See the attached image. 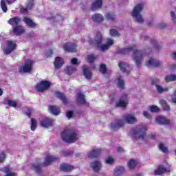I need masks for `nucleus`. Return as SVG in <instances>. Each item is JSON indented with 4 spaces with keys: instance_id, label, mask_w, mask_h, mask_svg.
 <instances>
[{
    "instance_id": "c9c22d12",
    "label": "nucleus",
    "mask_w": 176,
    "mask_h": 176,
    "mask_svg": "<svg viewBox=\"0 0 176 176\" xmlns=\"http://www.w3.org/2000/svg\"><path fill=\"white\" fill-rule=\"evenodd\" d=\"M165 82L168 83L169 82H175L176 80V75L175 74H170L165 76L164 78Z\"/></svg>"
},
{
    "instance_id": "2eb2a0df",
    "label": "nucleus",
    "mask_w": 176,
    "mask_h": 176,
    "mask_svg": "<svg viewBox=\"0 0 176 176\" xmlns=\"http://www.w3.org/2000/svg\"><path fill=\"white\" fill-rule=\"evenodd\" d=\"M40 124L41 127H44L45 129L52 127V126H53V119L45 118L40 122Z\"/></svg>"
},
{
    "instance_id": "dca6fc26",
    "label": "nucleus",
    "mask_w": 176,
    "mask_h": 176,
    "mask_svg": "<svg viewBox=\"0 0 176 176\" xmlns=\"http://www.w3.org/2000/svg\"><path fill=\"white\" fill-rule=\"evenodd\" d=\"M164 173H170V169L166 168V167L162 164L159 165L154 171L155 175H162Z\"/></svg>"
},
{
    "instance_id": "39448f33",
    "label": "nucleus",
    "mask_w": 176,
    "mask_h": 176,
    "mask_svg": "<svg viewBox=\"0 0 176 176\" xmlns=\"http://www.w3.org/2000/svg\"><path fill=\"white\" fill-rule=\"evenodd\" d=\"M101 43H102V34L101 32H98L94 40V45H95L98 49H100L102 52H105V50L109 49V47L107 44L101 45Z\"/></svg>"
},
{
    "instance_id": "774afa93",
    "label": "nucleus",
    "mask_w": 176,
    "mask_h": 176,
    "mask_svg": "<svg viewBox=\"0 0 176 176\" xmlns=\"http://www.w3.org/2000/svg\"><path fill=\"white\" fill-rule=\"evenodd\" d=\"M166 27H167V24L166 23H160L159 24V28L163 29V28H166Z\"/></svg>"
},
{
    "instance_id": "f704fd0d",
    "label": "nucleus",
    "mask_w": 176,
    "mask_h": 176,
    "mask_svg": "<svg viewBox=\"0 0 176 176\" xmlns=\"http://www.w3.org/2000/svg\"><path fill=\"white\" fill-rule=\"evenodd\" d=\"M76 68L72 67V66H67L65 69V72L67 74V75H72L74 72H76Z\"/></svg>"
},
{
    "instance_id": "f8f14e48",
    "label": "nucleus",
    "mask_w": 176,
    "mask_h": 176,
    "mask_svg": "<svg viewBox=\"0 0 176 176\" xmlns=\"http://www.w3.org/2000/svg\"><path fill=\"white\" fill-rule=\"evenodd\" d=\"M121 98L124 100H120L119 102L116 104V108H126L127 107V104H129L127 101V94H122Z\"/></svg>"
},
{
    "instance_id": "ea45409f",
    "label": "nucleus",
    "mask_w": 176,
    "mask_h": 176,
    "mask_svg": "<svg viewBox=\"0 0 176 176\" xmlns=\"http://www.w3.org/2000/svg\"><path fill=\"white\" fill-rule=\"evenodd\" d=\"M97 60V57L94 54H90L87 56V60L89 64H93Z\"/></svg>"
},
{
    "instance_id": "58836bf2",
    "label": "nucleus",
    "mask_w": 176,
    "mask_h": 176,
    "mask_svg": "<svg viewBox=\"0 0 176 176\" xmlns=\"http://www.w3.org/2000/svg\"><path fill=\"white\" fill-rule=\"evenodd\" d=\"M37 122L35 118H31V125L30 130L32 131H35L36 130Z\"/></svg>"
},
{
    "instance_id": "b1692460",
    "label": "nucleus",
    "mask_w": 176,
    "mask_h": 176,
    "mask_svg": "<svg viewBox=\"0 0 176 176\" xmlns=\"http://www.w3.org/2000/svg\"><path fill=\"white\" fill-rule=\"evenodd\" d=\"M146 65L147 67L151 65V67H154V68H157L160 67L161 64L160 62L156 59H150L148 62H146Z\"/></svg>"
},
{
    "instance_id": "09e8293b",
    "label": "nucleus",
    "mask_w": 176,
    "mask_h": 176,
    "mask_svg": "<svg viewBox=\"0 0 176 176\" xmlns=\"http://www.w3.org/2000/svg\"><path fill=\"white\" fill-rule=\"evenodd\" d=\"M151 45H153L154 47H155L157 50H160L161 47L157 45V41H156V40L151 38Z\"/></svg>"
},
{
    "instance_id": "680f3d73",
    "label": "nucleus",
    "mask_w": 176,
    "mask_h": 176,
    "mask_svg": "<svg viewBox=\"0 0 176 176\" xmlns=\"http://www.w3.org/2000/svg\"><path fill=\"white\" fill-rule=\"evenodd\" d=\"M170 17H172L173 23H176L175 13L174 12H170Z\"/></svg>"
},
{
    "instance_id": "7c9ffc66",
    "label": "nucleus",
    "mask_w": 176,
    "mask_h": 176,
    "mask_svg": "<svg viewBox=\"0 0 176 176\" xmlns=\"http://www.w3.org/2000/svg\"><path fill=\"white\" fill-rule=\"evenodd\" d=\"M91 167L95 173H98L101 170V162L96 160L91 163Z\"/></svg>"
},
{
    "instance_id": "4be33fe9",
    "label": "nucleus",
    "mask_w": 176,
    "mask_h": 176,
    "mask_svg": "<svg viewBox=\"0 0 176 176\" xmlns=\"http://www.w3.org/2000/svg\"><path fill=\"white\" fill-rule=\"evenodd\" d=\"M1 171H2V173H5V176H17V173L11 171L10 167L9 166H6L2 168Z\"/></svg>"
},
{
    "instance_id": "a18cd8bd",
    "label": "nucleus",
    "mask_w": 176,
    "mask_h": 176,
    "mask_svg": "<svg viewBox=\"0 0 176 176\" xmlns=\"http://www.w3.org/2000/svg\"><path fill=\"white\" fill-rule=\"evenodd\" d=\"M7 104L9 107H12V108H16L17 107V102L13 101L12 100H8Z\"/></svg>"
},
{
    "instance_id": "a211bd4d",
    "label": "nucleus",
    "mask_w": 176,
    "mask_h": 176,
    "mask_svg": "<svg viewBox=\"0 0 176 176\" xmlns=\"http://www.w3.org/2000/svg\"><path fill=\"white\" fill-rule=\"evenodd\" d=\"M74 168H75L74 166L63 163L60 164L59 170L60 171H63L64 173H71Z\"/></svg>"
},
{
    "instance_id": "603ef678",
    "label": "nucleus",
    "mask_w": 176,
    "mask_h": 176,
    "mask_svg": "<svg viewBox=\"0 0 176 176\" xmlns=\"http://www.w3.org/2000/svg\"><path fill=\"white\" fill-rule=\"evenodd\" d=\"M115 160L112 157H109L105 160L106 164H113Z\"/></svg>"
},
{
    "instance_id": "6e6552de",
    "label": "nucleus",
    "mask_w": 176,
    "mask_h": 176,
    "mask_svg": "<svg viewBox=\"0 0 176 176\" xmlns=\"http://www.w3.org/2000/svg\"><path fill=\"white\" fill-rule=\"evenodd\" d=\"M32 65H34V60L27 59L25 60L24 65L19 67V72L21 74H30L32 71Z\"/></svg>"
},
{
    "instance_id": "49530a36",
    "label": "nucleus",
    "mask_w": 176,
    "mask_h": 176,
    "mask_svg": "<svg viewBox=\"0 0 176 176\" xmlns=\"http://www.w3.org/2000/svg\"><path fill=\"white\" fill-rule=\"evenodd\" d=\"M110 35L111 36H120V34H119V32L115 29H111L110 30Z\"/></svg>"
},
{
    "instance_id": "0e129e2a",
    "label": "nucleus",
    "mask_w": 176,
    "mask_h": 176,
    "mask_svg": "<svg viewBox=\"0 0 176 176\" xmlns=\"http://www.w3.org/2000/svg\"><path fill=\"white\" fill-rule=\"evenodd\" d=\"M72 115H74V111H69L67 113V116L69 119H71L72 118Z\"/></svg>"
},
{
    "instance_id": "8fccbe9b",
    "label": "nucleus",
    "mask_w": 176,
    "mask_h": 176,
    "mask_svg": "<svg viewBox=\"0 0 176 176\" xmlns=\"http://www.w3.org/2000/svg\"><path fill=\"white\" fill-rule=\"evenodd\" d=\"M6 160V154L5 152L2 151L0 153V163H3L5 160Z\"/></svg>"
},
{
    "instance_id": "9d476101",
    "label": "nucleus",
    "mask_w": 176,
    "mask_h": 176,
    "mask_svg": "<svg viewBox=\"0 0 176 176\" xmlns=\"http://www.w3.org/2000/svg\"><path fill=\"white\" fill-rule=\"evenodd\" d=\"M124 126V121L123 120L117 119L115 120L113 123L111 124L110 129L111 131H118L119 129H122Z\"/></svg>"
},
{
    "instance_id": "052dcab7",
    "label": "nucleus",
    "mask_w": 176,
    "mask_h": 176,
    "mask_svg": "<svg viewBox=\"0 0 176 176\" xmlns=\"http://www.w3.org/2000/svg\"><path fill=\"white\" fill-rule=\"evenodd\" d=\"M47 57H52L53 56V50L50 49L46 54Z\"/></svg>"
},
{
    "instance_id": "c85d7f7f",
    "label": "nucleus",
    "mask_w": 176,
    "mask_h": 176,
    "mask_svg": "<svg viewBox=\"0 0 176 176\" xmlns=\"http://www.w3.org/2000/svg\"><path fill=\"white\" fill-rule=\"evenodd\" d=\"M54 67L56 69H58V68H61L62 65H64V60H63V58L60 56H57L55 58L54 61Z\"/></svg>"
},
{
    "instance_id": "bf43d9fd",
    "label": "nucleus",
    "mask_w": 176,
    "mask_h": 176,
    "mask_svg": "<svg viewBox=\"0 0 176 176\" xmlns=\"http://www.w3.org/2000/svg\"><path fill=\"white\" fill-rule=\"evenodd\" d=\"M106 45H107L108 47H110V46H112V45H113V40L108 38Z\"/></svg>"
},
{
    "instance_id": "473e14b6",
    "label": "nucleus",
    "mask_w": 176,
    "mask_h": 176,
    "mask_svg": "<svg viewBox=\"0 0 176 176\" xmlns=\"http://www.w3.org/2000/svg\"><path fill=\"white\" fill-rule=\"evenodd\" d=\"M92 19L94 23H101V21H104V16L100 14H95L92 16Z\"/></svg>"
},
{
    "instance_id": "412c9836",
    "label": "nucleus",
    "mask_w": 176,
    "mask_h": 176,
    "mask_svg": "<svg viewBox=\"0 0 176 176\" xmlns=\"http://www.w3.org/2000/svg\"><path fill=\"white\" fill-rule=\"evenodd\" d=\"M23 20L25 24L28 25L30 28H35V27H36V23H35V22H34L30 17L25 16Z\"/></svg>"
},
{
    "instance_id": "de8ad7c7",
    "label": "nucleus",
    "mask_w": 176,
    "mask_h": 176,
    "mask_svg": "<svg viewBox=\"0 0 176 176\" xmlns=\"http://www.w3.org/2000/svg\"><path fill=\"white\" fill-rule=\"evenodd\" d=\"M118 86L121 90L124 89V81L120 78H118Z\"/></svg>"
},
{
    "instance_id": "e2e57ef3",
    "label": "nucleus",
    "mask_w": 176,
    "mask_h": 176,
    "mask_svg": "<svg viewBox=\"0 0 176 176\" xmlns=\"http://www.w3.org/2000/svg\"><path fill=\"white\" fill-rule=\"evenodd\" d=\"M71 155H72V151H65V152H63V156L65 157H67V156H71Z\"/></svg>"
},
{
    "instance_id": "a19ab883",
    "label": "nucleus",
    "mask_w": 176,
    "mask_h": 176,
    "mask_svg": "<svg viewBox=\"0 0 176 176\" xmlns=\"http://www.w3.org/2000/svg\"><path fill=\"white\" fill-rule=\"evenodd\" d=\"M158 148L161 152H163V153H167L168 152V148L166 146H164V144L162 142L158 144Z\"/></svg>"
},
{
    "instance_id": "338daca9",
    "label": "nucleus",
    "mask_w": 176,
    "mask_h": 176,
    "mask_svg": "<svg viewBox=\"0 0 176 176\" xmlns=\"http://www.w3.org/2000/svg\"><path fill=\"white\" fill-rule=\"evenodd\" d=\"M174 96H175V97H173L171 98V100H172V102H173V104H176V90L174 91Z\"/></svg>"
},
{
    "instance_id": "79ce46f5",
    "label": "nucleus",
    "mask_w": 176,
    "mask_h": 176,
    "mask_svg": "<svg viewBox=\"0 0 176 176\" xmlns=\"http://www.w3.org/2000/svg\"><path fill=\"white\" fill-rule=\"evenodd\" d=\"M0 6L3 13H6L8 12V6H6V1H5V0H1Z\"/></svg>"
},
{
    "instance_id": "f257e3e1",
    "label": "nucleus",
    "mask_w": 176,
    "mask_h": 176,
    "mask_svg": "<svg viewBox=\"0 0 176 176\" xmlns=\"http://www.w3.org/2000/svg\"><path fill=\"white\" fill-rule=\"evenodd\" d=\"M131 52H133V53L134 60L137 67H140L142 64V59L144 58V52L137 50V46H135V45H133L130 47L118 50L119 54H129Z\"/></svg>"
},
{
    "instance_id": "a878e982",
    "label": "nucleus",
    "mask_w": 176,
    "mask_h": 176,
    "mask_svg": "<svg viewBox=\"0 0 176 176\" xmlns=\"http://www.w3.org/2000/svg\"><path fill=\"white\" fill-rule=\"evenodd\" d=\"M102 6V0H95L91 6V10H97Z\"/></svg>"
},
{
    "instance_id": "aec40b11",
    "label": "nucleus",
    "mask_w": 176,
    "mask_h": 176,
    "mask_svg": "<svg viewBox=\"0 0 176 176\" xmlns=\"http://www.w3.org/2000/svg\"><path fill=\"white\" fill-rule=\"evenodd\" d=\"M101 149L100 148H96L94 150H92L88 153V157L89 159H94L96 157H98L100 155H101Z\"/></svg>"
},
{
    "instance_id": "9b49d317",
    "label": "nucleus",
    "mask_w": 176,
    "mask_h": 176,
    "mask_svg": "<svg viewBox=\"0 0 176 176\" xmlns=\"http://www.w3.org/2000/svg\"><path fill=\"white\" fill-rule=\"evenodd\" d=\"M17 45L13 41H9L7 43V48L4 50V54L9 55L12 52L16 50Z\"/></svg>"
},
{
    "instance_id": "4c0bfd02",
    "label": "nucleus",
    "mask_w": 176,
    "mask_h": 176,
    "mask_svg": "<svg viewBox=\"0 0 176 176\" xmlns=\"http://www.w3.org/2000/svg\"><path fill=\"white\" fill-rule=\"evenodd\" d=\"M128 167L130 170H134L137 167V161L134 160H130L128 162Z\"/></svg>"
},
{
    "instance_id": "6ab92c4d",
    "label": "nucleus",
    "mask_w": 176,
    "mask_h": 176,
    "mask_svg": "<svg viewBox=\"0 0 176 176\" xmlns=\"http://www.w3.org/2000/svg\"><path fill=\"white\" fill-rule=\"evenodd\" d=\"M55 96H56V98H58V100H60V101H62V102L65 105H66V104H68V98H67V96H65V94H64L60 91H56Z\"/></svg>"
},
{
    "instance_id": "f03ea898",
    "label": "nucleus",
    "mask_w": 176,
    "mask_h": 176,
    "mask_svg": "<svg viewBox=\"0 0 176 176\" xmlns=\"http://www.w3.org/2000/svg\"><path fill=\"white\" fill-rule=\"evenodd\" d=\"M56 160H58V158L56 157V156L54 155H47L43 163L38 164L37 165L34 164L33 165V169L36 173V174H38L41 175L42 174V168L41 167H47V166H50L52 163H54Z\"/></svg>"
},
{
    "instance_id": "5701e85b",
    "label": "nucleus",
    "mask_w": 176,
    "mask_h": 176,
    "mask_svg": "<svg viewBox=\"0 0 176 176\" xmlns=\"http://www.w3.org/2000/svg\"><path fill=\"white\" fill-rule=\"evenodd\" d=\"M20 21H21V20L19 16H14L13 18H10L8 23L10 24V25H12V27L14 28V25H19V24H20Z\"/></svg>"
},
{
    "instance_id": "2f4dec72",
    "label": "nucleus",
    "mask_w": 176,
    "mask_h": 176,
    "mask_svg": "<svg viewBox=\"0 0 176 176\" xmlns=\"http://www.w3.org/2000/svg\"><path fill=\"white\" fill-rule=\"evenodd\" d=\"M76 100L78 102L81 103L82 105H85V104H86V99L85 98V94H82L81 92H79L78 94H77Z\"/></svg>"
},
{
    "instance_id": "4d7b16f0",
    "label": "nucleus",
    "mask_w": 176,
    "mask_h": 176,
    "mask_svg": "<svg viewBox=\"0 0 176 176\" xmlns=\"http://www.w3.org/2000/svg\"><path fill=\"white\" fill-rule=\"evenodd\" d=\"M143 115L147 119H152V116L148 111H144Z\"/></svg>"
},
{
    "instance_id": "69168bd1",
    "label": "nucleus",
    "mask_w": 176,
    "mask_h": 176,
    "mask_svg": "<svg viewBox=\"0 0 176 176\" xmlns=\"http://www.w3.org/2000/svg\"><path fill=\"white\" fill-rule=\"evenodd\" d=\"M71 63L74 65H76V64H78V59L76 58H74L72 59Z\"/></svg>"
},
{
    "instance_id": "20e7f679",
    "label": "nucleus",
    "mask_w": 176,
    "mask_h": 176,
    "mask_svg": "<svg viewBox=\"0 0 176 176\" xmlns=\"http://www.w3.org/2000/svg\"><path fill=\"white\" fill-rule=\"evenodd\" d=\"M77 134L76 133H73L72 129H65L61 133V138L63 141L65 142L72 143L75 142L76 140H78Z\"/></svg>"
},
{
    "instance_id": "6e6d98bb",
    "label": "nucleus",
    "mask_w": 176,
    "mask_h": 176,
    "mask_svg": "<svg viewBox=\"0 0 176 176\" xmlns=\"http://www.w3.org/2000/svg\"><path fill=\"white\" fill-rule=\"evenodd\" d=\"M26 8H28V10H31V9H32V8H34V2L30 1V2L28 3V4L26 5Z\"/></svg>"
},
{
    "instance_id": "5fc2aeb1",
    "label": "nucleus",
    "mask_w": 176,
    "mask_h": 176,
    "mask_svg": "<svg viewBox=\"0 0 176 176\" xmlns=\"http://www.w3.org/2000/svg\"><path fill=\"white\" fill-rule=\"evenodd\" d=\"M32 111H33L32 109L28 108V110L25 113V115H27V116H28V118H31V115H32Z\"/></svg>"
},
{
    "instance_id": "423d86ee",
    "label": "nucleus",
    "mask_w": 176,
    "mask_h": 176,
    "mask_svg": "<svg viewBox=\"0 0 176 176\" xmlns=\"http://www.w3.org/2000/svg\"><path fill=\"white\" fill-rule=\"evenodd\" d=\"M143 9L144 6H142V4H138L133 8L131 16L135 19L138 23H144V18H142V16L140 14Z\"/></svg>"
},
{
    "instance_id": "393cba45",
    "label": "nucleus",
    "mask_w": 176,
    "mask_h": 176,
    "mask_svg": "<svg viewBox=\"0 0 176 176\" xmlns=\"http://www.w3.org/2000/svg\"><path fill=\"white\" fill-rule=\"evenodd\" d=\"M155 120L159 124H162V125L170 124V120H167L164 117L158 116L156 118Z\"/></svg>"
},
{
    "instance_id": "cd10ccee",
    "label": "nucleus",
    "mask_w": 176,
    "mask_h": 176,
    "mask_svg": "<svg viewBox=\"0 0 176 176\" xmlns=\"http://www.w3.org/2000/svg\"><path fill=\"white\" fill-rule=\"evenodd\" d=\"M48 110L50 113H52V115H55V116H58V115H60V109L57 107V106H49Z\"/></svg>"
},
{
    "instance_id": "7ed1b4c3",
    "label": "nucleus",
    "mask_w": 176,
    "mask_h": 176,
    "mask_svg": "<svg viewBox=\"0 0 176 176\" xmlns=\"http://www.w3.org/2000/svg\"><path fill=\"white\" fill-rule=\"evenodd\" d=\"M146 126L139 125L132 130V137L136 140L144 141L146 137Z\"/></svg>"
},
{
    "instance_id": "c03bdc74",
    "label": "nucleus",
    "mask_w": 176,
    "mask_h": 176,
    "mask_svg": "<svg viewBox=\"0 0 176 176\" xmlns=\"http://www.w3.org/2000/svg\"><path fill=\"white\" fill-rule=\"evenodd\" d=\"M156 88L158 93H164L168 91V88H163L162 85H156Z\"/></svg>"
},
{
    "instance_id": "1a4fd4ad",
    "label": "nucleus",
    "mask_w": 176,
    "mask_h": 176,
    "mask_svg": "<svg viewBox=\"0 0 176 176\" xmlns=\"http://www.w3.org/2000/svg\"><path fill=\"white\" fill-rule=\"evenodd\" d=\"M78 47V45L76 43H66L63 45V49L65 52H67V53H76Z\"/></svg>"
},
{
    "instance_id": "864d4df0",
    "label": "nucleus",
    "mask_w": 176,
    "mask_h": 176,
    "mask_svg": "<svg viewBox=\"0 0 176 176\" xmlns=\"http://www.w3.org/2000/svg\"><path fill=\"white\" fill-rule=\"evenodd\" d=\"M20 13H22V14H28V8H21L19 10Z\"/></svg>"
},
{
    "instance_id": "c756f323",
    "label": "nucleus",
    "mask_w": 176,
    "mask_h": 176,
    "mask_svg": "<svg viewBox=\"0 0 176 176\" xmlns=\"http://www.w3.org/2000/svg\"><path fill=\"white\" fill-rule=\"evenodd\" d=\"M83 75L86 78V79H88L90 80L93 76V73H91V70L89 67H86L83 69Z\"/></svg>"
},
{
    "instance_id": "f3484780",
    "label": "nucleus",
    "mask_w": 176,
    "mask_h": 176,
    "mask_svg": "<svg viewBox=\"0 0 176 176\" xmlns=\"http://www.w3.org/2000/svg\"><path fill=\"white\" fill-rule=\"evenodd\" d=\"M12 32L16 36L21 35V34H24L25 32V29L24 27L21 25H16V26L14 27L12 29Z\"/></svg>"
},
{
    "instance_id": "ddd939ff",
    "label": "nucleus",
    "mask_w": 176,
    "mask_h": 176,
    "mask_svg": "<svg viewBox=\"0 0 176 176\" xmlns=\"http://www.w3.org/2000/svg\"><path fill=\"white\" fill-rule=\"evenodd\" d=\"M122 118L129 124H134V123L138 122L137 118L131 114H124L122 116Z\"/></svg>"
},
{
    "instance_id": "bb28decb",
    "label": "nucleus",
    "mask_w": 176,
    "mask_h": 176,
    "mask_svg": "<svg viewBox=\"0 0 176 176\" xmlns=\"http://www.w3.org/2000/svg\"><path fill=\"white\" fill-rule=\"evenodd\" d=\"M126 173V169L123 166H118L116 168L113 176H122Z\"/></svg>"
},
{
    "instance_id": "3c124183",
    "label": "nucleus",
    "mask_w": 176,
    "mask_h": 176,
    "mask_svg": "<svg viewBox=\"0 0 176 176\" xmlns=\"http://www.w3.org/2000/svg\"><path fill=\"white\" fill-rule=\"evenodd\" d=\"M150 111L153 113H157L159 112L160 109H159V107H157V106L152 105L150 106Z\"/></svg>"
},
{
    "instance_id": "13d9d810",
    "label": "nucleus",
    "mask_w": 176,
    "mask_h": 176,
    "mask_svg": "<svg viewBox=\"0 0 176 176\" xmlns=\"http://www.w3.org/2000/svg\"><path fill=\"white\" fill-rule=\"evenodd\" d=\"M157 83H159V79H157V78H154L151 81V85L152 86H155L156 87V85H157Z\"/></svg>"
},
{
    "instance_id": "4468645a",
    "label": "nucleus",
    "mask_w": 176,
    "mask_h": 176,
    "mask_svg": "<svg viewBox=\"0 0 176 176\" xmlns=\"http://www.w3.org/2000/svg\"><path fill=\"white\" fill-rule=\"evenodd\" d=\"M118 66L122 72L125 73L126 75H129V74H130L131 68L130 67V65H129V63H126L124 62H120L118 63Z\"/></svg>"
},
{
    "instance_id": "37998d69",
    "label": "nucleus",
    "mask_w": 176,
    "mask_h": 176,
    "mask_svg": "<svg viewBox=\"0 0 176 176\" xmlns=\"http://www.w3.org/2000/svg\"><path fill=\"white\" fill-rule=\"evenodd\" d=\"M99 71L101 72V74L105 75L108 71V69H107V65L105 64H101L99 67Z\"/></svg>"
},
{
    "instance_id": "e433bc0d",
    "label": "nucleus",
    "mask_w": 176,
    "mask_h": 176,
    "mask_svg": "<svg viewBox=\"0 0 176 176\" xmlns=\"http://www.w3.org/2000/svg\"><path fill=\"white\" fill-rule=\"evenodd\" d=\"M160 104L162 105L164 111H170V106L167 104V101L164 100H161Z\"/></svg>"
},
{
    "instance_id": "0eeeda50",
    "label": "nucleus",
    "mask_w": 176,
    "mask_h": 176,
    "mask_svg": "<svg viewBox=\"0 0 176 176\" xmlns=\"http://www.w3.org/2000/svg\"><path fill=\"white\" fill-rule=\"evenodd\" d=\"M52 86V82L49 80H43L36 84L35 88L38 93H43L46 90H49Z\"/></svg>"
},
{
    "instance_id": "72a5a7b5",
    "label": "nucleus",
    "mask_w": 176,
    "mask_h": 176,
    "mask_svg": "<svg viewBox=\"0 0 176 176\" xmlns=\"http://www.w3.org/2000/svg\"><path fill=\"white\" fill-rule=\"evenodd\" d=\"M105 17L107 21H110V23H113L115 21V19H116V15L115 13L108 12L106 14Z\"/></svg>"
}]
</instances>
